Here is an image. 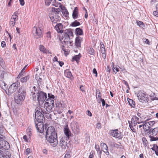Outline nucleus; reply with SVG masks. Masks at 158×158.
I'll return each mask as SVG.
<instances>
[{"mask_svg": "<svg viewBox=\"0 0 158 158\" xmlns=\"http://www.w3.org/2000/svg\"><path fill=\"white\" fill-rule=\"evenodd\" d=\"M31 95L34 101H37L39 104L43 103L47 98V94L42 91L37 89L35 86L33 87Z\"/></svg>", "mask_w": 158, "mask_h": 158, "instance_id": "1", "label": "nucleus"}, {"mask_svg": "<svg viewBox=\"0 0 158 158\" xmlns=\"http://www.w3.org/2000/svg\"><path fill=\"white\" fill-rule=\"evenodd\" d=\"M143 122L142 118H139L137 116H134L132 118L131 122H129V127L133 132H135L136 129H138V126L136 127L137 124H142Z\"/></svg>", "mask_w": 158, "mask_h": 158, "instance_id": "2", "label": "nucleus"}, {"mask_svg": "<svg viewBox=\"0 0 158 158\" xmlns=\"http://www.w3.org/2000/svg\"><path fill=\"white\" fill-rule=\"evenodd\" d=\"M26 95V92L24 89L21 87L19 89V92L14 96L15 102L18 104H21L24 99Z\"/></svg>", "mask_w": 158, "mask_h": 158, "instance_id": "3", "label": "nucleus"}, {"mask_svg": "<svg viewBox=\"0 0 158 158\" xmlns=\"http://www.w3.org/2000/svg\"><path fill=\"white\" fill-rule=\"evenodd\" d=\"M45 137L47 141L52 147H55L57 146L58 144L57 135L46 136Z\"/></svg>", "mask_w": 158, "mask_h": 158, "instance_id": "4", "label": "nucleus"}, {"mask_svg": "<svg viewBox=\"0 0 158 158\" xmlns=\"http://www.w3.org/2000/svg\"><path fill=\"white\" fill-rule=\"evenodd\" d=\"M139 100L141 102H146L148 101V95L143 91H140L137 94Z\"/></svg>", "mask_w": 158, "mask_h": 158, "instance_id": "5", "label": "nucleus"}, {"mask_svg": "<svg viewBox=\"0 0 158 158\" xmlns=\"http://www.w3.org/2000/svg\"><path fill=\"white\" fill-rule=\"evenodd\" d=\"M143 123V130L148 133L149 131L151 130L150 128L155 124V123L154 121L148 122L147 121H145Z\"/></svg>", "mask_w": 158, "mask_h": 158, "instance_id": "6", "label": "nucleus"}, {"mask_svg": "<svg viewBox=\"0 0 158 158\" xmlns=\"http://www.w3.org/2000/svg\"><path fill=\"white\" fill-rule=\"evenodd\" d=\"M5 138L4 136L0 134V148L6 149L9 148V143L5 140Z\"/></svg>", "mask_w": 158, "mask_h": 158, "instance_id": "7", "label": "nucleus"}, {"mask_svg": "<svg viewBox=\"0 0 158 158\" xmlns=\"http://www.w3.org/2000/svg\"><path fill=\"white\" fill-rule=\"evenodd\" d=\"M69 139L67 137H62L60 139L59 146L63 149H65L68 147L67 142Z\"/></svg>", "mask_w": 158, "mask_h": 158, "instance_id": "8", "label": "nucleus"}, {"mask_svg": "<svg viewBox=\"0 0 158 158\" xmlns=\"http://www.w3.org/2000/svg\"><path fill=\"white\" fill-rule=\"evenodd\" d=\"M32 33L34 37L36 39L40 38L42 35V31L41 29L35 26L33 28Z\"/></svg>", "mask_w": 158, "mask_h": 158, "instance_id": "9", "label": "nucleus"}, {"mask_svg": "<svg viewBox=\"0 0 158 158\" xmlns=\"http://www.w3.org/2000/svg\"><path fill=\"white\" fill-rule=\"evenodd\" d=\"M71 127L73 132L75 134H78L80 131L79 124L76 122H73L71 123Z\"/></svg>", "mask_w": 158, "mask_h": 158, "instance_id": "10", "label": "nucleus"}, {"mask_svg": "<svg viewBox=\"0 0 158 158\" xmlns=\"http://www.w3.org/2000/svg\"><path fill=\"white\" fill-rule=\"evenodd\" d=\"M35 117L37 122H42L44 119V115L41 111L37 110L35 112Z\"/></svg>", "mask_w": 158, "mask_h": 158, "instance_id": "11", "label": "nucleus"}, {"mask_svg": "<svg viewBox=\"0 0 158 158\" xmlns=\"http://www.w3.org/2000/svg\"><path fill=\"white\" fill-rule=\"evenodd\" d=\"M56 108H57V112L59 114L62 113L63 109L65 107V105L63 102H58L56 104Z\"/></svg>", "mask_w": 158, "mask_h": 158, "instance_id": "12", "label": "nucleus"}, {"mask_svg": "<svg viewBox=\"0 0 158 158\" xmlns=\"http://www.w3.org/2000/svg\"><path fill=\"white\" fill-rule=\"evenodd\" d=\"M57 135L55 132V128L52 126L48 127L46 131V134L45 136L52 135Z\"/></svg>", "mask_w": 158, "mask_h": 158, "instance_id": "13", "label": "nucleus"}, {"mask_svg": "<svg viewBox=\"0 0 158 158\" xmlns=\"http://www.w3.org/2000/svg\"><path fill=\"white\" fill-rule=\"evenodd\" d=\"M49 18L52 22L54 23H57L60 20V16L56 14L50 15Z\"/></svg>", "mask_w": 158, "mask_h": 158, "instance_id": "14", "label": "nucleus"}, {"mask_svg": "<svg viewBox=\"0 0 158 158\" xmlns=\"http://www.w3.org/2000/svg\"><path fill=\"white\" fill-rule=\"evenodd\" d=\"M48 98L46 100L45 104H47L48 105H54V102L53 100L54 96L52 94H48Z\"/></svg>", "mask_w": 158, "mask_h": 158, "instance_id": "15", "label": "nucleus"}, {"mask_svg": "<svg viewBox=\"0 0 158 158\" xmlns=\"http://www.w3.org/2000/svg\"><path fill=\"white\" fill-rule=\"evenodd\" d=\"M18 84L17 83L12 84L8 89V92L10 94H12L16 91L18 89Z\"/></svg>", "mask_w": 158, "mask_h": 158, "instance_id": "16", "label": "nucleus"}, {"mask_svg": "<svg viewBox=\"0 0 158 158\" xmlns=\"http://www.w3.org/2000/svg\"><path fill=\"white\" fill-rule=\"evenodd\" d=\"M36 128L38 132L42 133L44 132V125L42 122H39L38 123H35Z\"/></svg>", "mask_w": 158, "mask_h": 158, "instance_id": "17", "label": "nucleus"}, {"mask_svg": "<svg viewBox=\"0 0 158 158\" xmlns=\"http://www.w3.org/2000/svg\"><path fill=\"white\" fill-rule=\"evenodd\" d=\"M111 135L113 137L119 139H121L122 137L121 133L118 130L112 131L111 132Z\"/></svg>", "mask_w": 158, "mask_h": 158, "instance_id": "18", "label": "nucleus"}, {"mask_svg": "<svg viewBox=\"0 0 158 158\" xmlns=\"http://www.w3.org/2000/svg\"><path fill=\"white\" fill-rule=\"evenodd\" d=\"M64 132L65 136L63 137H67L68 139H69V137L71 135V132L70 131L68 125L65 126L64 128Z\"/></svg>", "mask_w": 158, "mask_h": 158, "instance_id": "19", "label": "nucleus"}, {"mask_svg": "<svg viewBox=\"0 0 158 158\" xmlns=\"http://www.w3.org/2000/svg\"><path fill=\"white\" fill-rule=\"evenodd\" d=\"M62 40H63L64 43L65 44H70L71 43V42L70 41V38L69 37L68 35H66L64 34L63 36Z\"/></svg>", "mask_w": 158, "mask_h": 158, "instance_id": "20", "label": "nucleus"}, {"mask_svg": "<svg viewBox=\"0 0 158 158\" xmlns=\"http://www.w3.org/2000/svg\"><path fill=\"white\" fill-rule=\"evenodd\" d=\"M101 147L105 153H106L107 155H109V153L108 151V148L107 145L104 143H102L101 144Z\"/></svg>", "mask_w": 158, "mask_h": 158, "instance_id": "21", "label": "nucleus"}, {"mask_svg": "<svg viewBox=\"0 0 158 158\" xmlns=\"http://www.w3.org/2000/svg\"><path fill=\"white\" fill-rule=\"evenodd\" d=\"M63 26L61 23H58L55 27L56 31L58 33H62L63 32L62 30Z\"/></svg>", "mask_w": 158, "mask_h": 158, "instance_id": "22", "label": "nucleus"}, {"mask_svg": "<svg viewBox=\"0 0 158 158\" xmlns=\"http://www.w3.org/2000/svg\"><path fill=\"white\" fill-rule=\"evenodd\" d=\"M82 40V38L78 36L76 38L75 44L76 46L77 47H80L81 43Z\"/></svg>", "mask_w": 158, "mask_h": 158, "instance_id": "23", "label": "nucleus"}, {"mask_svg": "<svg viewBox=\"0 0 158 158\" xmlns=\"http://www.w3.org/2000/svg\"><path fill=\"white\" fill-rule=\"evenodd\" d=\"M39 49L40 51L43 52L44 53H49L51 54V52H50L49 50L46 49L45 47L42 45H40L39 46Z\"/></svg>", "mask_w": 158, "mask_h": 158, "instance_id": "24", "label": "nucleus"}, {"mask_svg": "<svg viewBox=\"0 0 158 158\" xmlns=\"http://www.w3.org/2000/svg\"><path fill=\"white\" fill-rule=\"evenodd\" d=\"M78 9L77 7H75L73 10V12L72 14L73 18V19H76L78 18Z\"/></svg>", "mask_w": 158, "mask_h": 158, "instance_id": "25", "label": "nucleus"}, {"mask_svg": "<svg viewBox=\"0 0 158 158\" xmlns=\"http://www.w3.org/2000/svg\"><path fill=\"white\" fill-rule=\"evenodd\" d=\"M8 77V74L5 71H3L1 74L0 78L2 79L6 80Z\"/></svg>", "mask_w": 158, "mask_h": 158, "instance_id": "26", "label": "nucleus"}, {"mask_svg": "<svg viewBox=\"0 0 158 158\" xmlns=\"http://www.w3.org/2000/svg\"><path fill=\"white\" fill-rule=\"evenodd\" d=\"M158 133V127H156L153 129L152 130L151 129L150 131H149L148 134H152V135H156Z\"/></svg>", "mask_w": 158, "mask_h": 158, "instance_id": "27", "label": "nucleus"}, {"mask_svg": "<svg viewBox=\"0 0 158 158\" xmlns=\"http://www.w3.org/2000/svg\"><path fill=\"white\" fill-rule=\"evenodd\" d=\"M54 105L53 104L48 105L47 104H44L45 106L46 107V110L48 112H50L52 111V109Z\"/></svg>", "mask_w": 158, "mask_h": 158, "instance_id": "28", "label": "nucleus"}, {"mask_svg": "<svg viewBox=\"0 0 158 158\" xmlns=\"http://www.w3.org/2000/svg\"><path fill=\"white\" fill-rule=\"evenodd\" d=\"M0 86L3 90H5L6 89L7 85L4 81L2 80L0 81Z\"/></svg>", "mask_w": 158, "mask_h": 158, "instance_id": "29", "label": "nucleus"}, {"mask_svg": "<svg viewBox=\"0 0 158 158\" xmlns=\"http://www.w3.org/2000/svg\"><path fill=\"white\" fill-rule=\"evenodd\" d=\"M64 34L66 35H68L69 38L70 36H73V32L70 29L67 30Z\"/></svg>", "mask_w": 158, "mask_h": 158, "instance_id": "30", "label": "nucleus"}, {"mask_svg": "<svg viewBox=\"0 0 158 158\" xmlns=\"http://www.w3.org/2000/svg\"><path fill=\"white\" fill-rule=\"evenodd\" d=\"M112 69L113 70V72L116 74L117 72L119 71V68H120L119 66L118 67H114V63H112Z\"/></svg>", "mask_w": 158, "mask_h": 158, "instance_id": "31", "label": "nucleus"}, {"mask_svg": "<svg viewBox=\"0 0 158 158\" xmlns=\"http://www.w3.org/2000/svg\"><path fill=\"white\" fill-rule=\"evenodd\" d=\"M75 33L77 35H81L83 34V32L82 29L78 28L76 29Z\"/></svg>", "mask_w": 158, "mask_h": 158, "instance_id": "32", "label": "nucleus"}, {"mask_svg": "<svg viewBox=\"0 0 158 158\" xmlns=\"http://www.w3.org/2000/svg\"><path fill=\"white\" fill-rule=\"evenodd\" d=\"M64 74L65 76L69 78H71L73 77L71 73L68 70H66L64 72Z\"/></svg>", "mask_w": 158, "mask_h": 158, "instance_id": "33", "label": "nucleus"}, {"mask_svg": "<svg viewBox=\"0 0 158 158\" xmlns=\"http://www.w3.org/2000/svg\"><path fill=\"white\" fill-rule=\"evenodd\" d=\"M29 75H27L25 77H23L20 79V81L22 83L26 82L29 79Z\"/></svg>", "mask_w": 158, "mask_h": 158, "instance_id": "34", "label": "nucleus"}, {"mask_svg": "<svg viewBox=\"0 0 158 158\" xmlns=\"http://www.w3.org/2000/svg\"><path fill=\"white\" fill-rule=\"evenodd\" d=\"M148 135L149 137L150 138V141H154L158 140V137H154L155 135H152V134H148Z\"/></svg>", "mask_w": 158, "mask_h": 158, "instance_id": "35", "label": "nucleus"}, {"mask_svg": "<svg viewBox=\"0 0 158 158\" xmlns=\"http://www.w3.org/2000/svg\"><path fill=\"white\" fill-rule=\"evenodd\" d=\"M18 13L17 12H15L14 13V14L12 16L11 19L14 20L16 22L18 19Z\"/></svg>", "mask_w": 158, "mask_h": 158, "instance_id": "36", "label": "nucleus"}, {"mask_svg": "<svg viewBox=\"0 0 158 158\" xmlns=\"http://www.w3.org/2000/svg\"><path fill=\"white\" fill-rule=\"evenodd\" d=\"M102 54V57L104 59L106 58V50L105 47L100 48Z\"/></svg>", "mask_w": 158, "mask_h": 158, "instance_id": "37", "label": "nucleus"}, {"mask_svg": "<svg viewBox=\"0 0 158 158\" xmlns=\"http://www.w3.org/2000/svg\"><path fill=\"white\" fill-rule=\"evenodd\" d=\"M127 101L129 105L132 107H134L135 106V102L132 99H128Z\"/></svg>", "mask_w": 158, "mask_h": 158, "instance_id": "38", "label": "nucleus"}, {"mask_svg": "<svg viewBox=\"0 0 158 158\" xmlns=\"http://www.w3.org/2000/svg\"><path fill=\"white\" fill-rule=\"evenodd\" d=\"M27 135L30 138L31 136L32 129L31 127H29L27 129Z\"/></svg>", "mask_w": 158, "mask_h": 158, "instance_id": "39", "label": "nucleus"}, {"mask_svg": "<svg viewBox=\"0 0 158 158\" xmlns=\"http://www.w3.org/2000/svg\"><path fill=\"white\" fill-rule=\"evenodd\" d=\"M152 150L155 151V153L156 155H158V147L157 145H154L152 148Z\"/></svg>", "mask_w": 158, "mask_h": 158, "instance_id": "40", "label": "nucleus"}, {"mask_svg": "<svg viewBox=\"0 0 158 158\" xmlns=\"http://www.w3.org/2000/svg\"><path fill=\"white\" fill-rule=\"evenodd\" d=\"M88 52L91 55H94L95 52L92 48L89 47L88 49Z\"/></svg>", "mask_w": 158, "mask_h": 158, "instance_id": "41", "label": "nucleus"}, {"mask_svg": "<svg viewBox=\"0 0 158 158\" xmlns=\"http://www.w3.org/2000/svg\"><path fill=\"white\" fill-rule=\"evenodd\" d=\"M101 93H100L99 91V90H96V97L98 99V101H99V100L101 98H101Z\"/></svg>", "mask_w": 158, "mask_h": 158, "instance_id": "42", "label": "nucleus"}, {"mask_svg": "<svg viewBox=\"0 0 158 158\" xmlns=\"http://www.w3.org/2000/svg\"><path fill=\"white\" fill-rule=\"evenodd\" d=\"M11 156L10 153L9 152H7L6 154H3L2 153V156L3 158H10Z\"/></svg>", "mask_w": 158, "mask_h": 158, "instance_id": "43", "label": "nucleus"}, {"mask_svg": "<svg viewBox=\"0 0 158 158\" xmlns=\"http://www.w3.org/2000/svg\"><path fill=\"white\" fill-rule=\"evenodd\" d=\"M137 23L138 25L142 28H143L145 27L143 23L141 21H137Z\"/></svg>", "mask_w": 158, "mask_h": 158, "instance_id": "44", "label": "nucleus"}, {"mask_svg": "<svg viewBox=\"0 0 158 158\" xmlns=\"http://www.w3.org/2000/svg\"><path fill=\"white\" fill-rule=\"evenodd\" d=\"M80 25V23L79 22L77 21H75L73 22L72 23V26L73 27H76L79 26Z\"/></svg>", "mask_w": 158, "mask_h": 158, "instance_id": "45", "label": "nucleus"}, {"mask_svg": "<svg viewBox=\"0 0 158 158\" xmlns=\"http://www.w3.org/2000/svg\"><path fill=\"white\" fill-rule=\"evenodd\" d=\"M80 57L81 56H80L79 55H76L73 57V61L75 60L77 62L79 60Z\"/></svg>", "mask_w": 158, "mask_h": 158, "instance_id": "46", "label": "nucleus"}, {"mask_svg": "<svg viewBox=\"0 0 158 158\" xmlns=\"http://www.w3.org/2000/svg\"><path fill=\"white\" fill-rule=\"evenodd\" d=\"M16 22L15 21L11 19L10 22V26L11 27H13L14 26Z\"/></svg>", "mask_w": 158, "mask_h": 158, "instance_id": "47", "label": "nucleus"}, {"mask_svg": "<svg viewBox=\"0 0 158 158\" xmlns=\"http://www.w3.org/2000/svg\"><path fill=\"white\" fill-rule=\"evenodd\" d=\"M46 37L47 38V40H50L51 38V35L50 31H48L46 33Z\"/></svg>", "mask_w": 158, "mask_h": 158, "instance_id": "48", "label": "nucleus"}, {"mask_svg": "<svg viewBox=\"0 0 158 158\" xmlns=\"http://www.w3.org/2000/svg\"><path fill=\"white\" fill-rule=\"evenodd\" d=\"M143 144L145 146H147L148 144V141L145 138H143L142 139Z\"/></svg>", "mask_w": 158, "mask_h": 158, "instance_id": "49", "label": "nucleus"}, {"mask_svg": "<svg viewBox=\"0 0 158 158\" xmlns=\"http://www.w3.org/2000/svg\"><path fill=\"white\" fill-rule=\"evenodd\" d=\"M101 102H102V106H104L106 104L105 100L102 98H101L99 101H98V102L100 103Z\"/></svg>", "mask_w": 158, "mask_h": 158, "instance_id": "50", "label": "nucleus"}, {"mask_svg": "<svg viewBox=\"0 0 158 158\" xmlns=\"http://www.w3.org/2000/svg\"><path fill=\"white\" fill-rule=\"evenodd\" d=\"M59 3H56V0H54L52 2V5L56 7H59L58 4Z\"/></svg>", "mask_w": 158, "mask_h": 158, "instance_id": "51", "label": "nucleus"}, {"mask_svg": "<svg viewBox=\"0 0 158 158\" xmlns=\"http://www.w3.org/2000/svg\"><path fill=\"white\" fill-rule=\"evenodd\" d=\"M62 13L64 14L65 16L68 15L69 13L67 9L64 10L62 11Z\"/></svg>", "mask_w": 158, "mask_h": 158, "instance_id": "52", "label": "nucleus"}, {"mask_svg": "<svg viewBox=\"0 0 158 158\" xmlns=\"http://www.w3.org/2000/svg\"><path fill=\"white\" fill-rule=\"evenodd\" d=\"M61 10H66V9L65 8V7L63 6V5H61L60 3H59L58 4Z\"/></svg>", "mask_w": 158, "mask_h": 158, "instance_id": "53", "label": "nucleus"}, {"mask_svg": "<svg viewBox=\"0 0 158 158\" xmlns=\"http://www.w3.org/2000/svg\"><path fill=\"white\" fill-rule=\"evenodd\" d=\"M52 0H46L45 2V4L47 6H49Z\"/></svg>", "mask_w": 158, "mask_h": 158, "instance_id": "54", "label": "nucleus"}, {"mask_svg": "<svg viewBox=\"0 0 158 158\" xmlns=\"http://www.w3.org/2000/svg\"><path fill=\"white\" fill-rule=\"evenodd\" d=\"M4 64V62L2 58H0V65L1 66H3Z\"/></svg>", "mask_w": 158, "mask_h": 158, "instance_id": "55", "label": "nucleus"}, {"mask_svg": "<svg viewBox=\"0 0 158 158\" xmlns=\"http://www.w3.org/2000/svg\"><path fill=\"white\" fill-rule=\"evenodd\" d=\"M153 14L154 16L156 17H158V11L157 10L154 11L153 12Z\"/></svg>", "mask_w": 158, "mask_h": 158, "instance_id": "56", "label": "nucleus"}, {"mask_svg": "<svg viewBox=\"0 0 158 158\" xmlns=\"http://www.w3.org/2000/svg\"><path fill=\"white\" fill-rule=\"evenodd\" d=\"M94 152H91L90 153V155L89 156V158H92L94 156Z\"/></svg>", "mask_w": 158, "mask_h": 158, "instance_id": "57", "label": "nucleus"}, {"mask_svg": "<svg viewBox=\"0 0 158 158\" xmlns=\"http://www.w3.org/2000/svg\"><path fill=\"white\" fill-rule=\"evenodd\" d=\"M143 40L144 42L146 43V44H149V40L148 39H146L145 38L143 39Z\"/></svg>", "mask_w": 158, "mask_h": 158, "instance_id": "58", "label": "nucleus"}, {"mask_svg": "<svg viewBox=\"0 0 158 158\" xmlns=\"http://www.w3.org/2000/svg\"><path fill=\"white\" fill-rule=\"evenodd\" d=\"M30 152V149L29 148H27L26 149L25 152L26 154L28 155Z\"/></svg>", "mask_w": 158, "mask_h": 158, "instance_id": "59", "label": "nucleus"}, {"mask_svg": "<svg viewBox=\"0 0 158 158\" xmlns=\"http://www.w3.org/2000/svg\"><path fill=\"white\" fill-rule=\"evenodd\" d=\"M123 82H124V84L127 86V88H128V89H130L128 84L127 82L124 80L123 81Z\"/></svg>", "mask_w": 158, "mask_h": 158, "instance_id": "60", "label": "nucleus"}, {"mask_svg": "<svg viewBox=\"0 0 158 158\" xmlns=\"http://www.w3.org/2000/svg\"><path fill=\"white\" fill-rule=\"evenodd\" d=\"M20 5L23 6L24 5V0H19Z\"/></svg>", "mask_w": 158, "mask_h": 158, "instance_id": "61", "label": "nucleus"}, {"mask_svg": "<svg viewBox=\"0 0 158 158\" xmlns=\"http://www.w3.org/2000/svg\"><path fill=\"white\" fill-rule=\"evenodd\" d=\"M71 157L70 155L69 154H66L65 155L64 158H70Z\"/></svg>", "mask_w": 158, "mask_h": 158, "instance_id": "62", "label": "nucleus"}, {"mask_svg": "<svg viewBox=\"0 0 158 158\" xmlns=\"http://www.w3.org/2000/svg\"><path fill=\"white\" fill-rule=\"evenodd\" d=\"M6 43L5 41H2L1 43V46L2 47H4L6 46Z\"/></svg>", "mask_w": 158, "mask_h": 158, "instance_id": "63", "label": "nucleus"}, {"mask_svg": "<svg viewBox=\"0 0 158 158\" xmlns=\"http://www.w3.org/2000/svg\"><path fill=\"white\" fill-rule=\"evenodd\" d=\"M58 62L59 63V65L61 67L64 64V62L63 61H59Z\"/></svg>", "mask_w": 158, "mask_h": 158, "instance_id": "64", "label": "nucleus"}]
</instances>
